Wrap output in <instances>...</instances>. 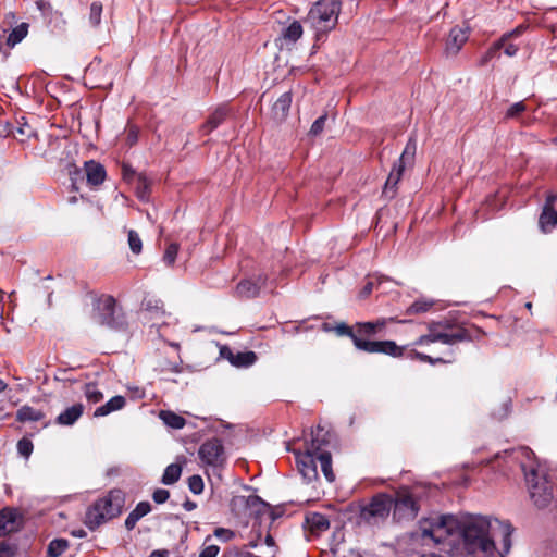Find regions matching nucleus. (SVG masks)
Returning a JSON list of instances; mask_svg holds the SVG:
<instances>
[{"mask_svg": "<svg viewBox=\"0 0 557 557\" xmlns=\"http://www.w3.org/2000/svg\"><path fill=\"white\" fill-rule=\"evenodd\" d=\"M513 528L508 521L490 519L483 516L469 517L460 521L459 533L462 548L469 557H491L496 547L494 537L500 536L504 554L511 547Z\"/></svg>", "mask_w": 557, "mask_h": 557, "instance_id": "f257e3e1", "label": "nucleus"}, {"mask_svg": "<svg viewBox=\"0 0 557 557\" xmlns=\"http://www.w3.org/2000/svg\"><path fill=\"white\" fill-rule=\"evenodd\" d=\"M125 494L114 488L90 505L85 515L86 527L94 531L107 521L117 517L124 507Z\"/></svg>", "mask_w": 557, "mask_h": 557, "instance_id": "f03ea898", "label": "nucleus"}, {"mask_svg": "<svg viewBox=\"0 0 557 557\" xmlns=\"http://www.w3.org/2000/svg\"><path fill=\"white\" fill-rule=\"evenodd\" d=\"M339 12V0H319L310 9L306 21L315 30L317 40L336 26Z\"/></svg>", "mask_w": 557, "mask_h": 557, "instance_id": "7ed1b4c3", "label": "nucleus"}, {"mask_svg": "<svg viewBox=\"0 0 557 557\" xmlns=\"http://www.w3.org/2000/svg\"><path fill=\"white\" fill-rule=\"evenodd\" d=\"M521 468L532 502L540 509L546 508L554 498L553 484L533 465H522Z\"/></svg>", "mask_w": 557, "mask_h": 557, "instance_id": "20e7f679", "label": "nucleus"}, {"mask_svg": "<svg viewBox=\"0 0 557 557\" xmlns=\"http://www.w3.org/2000/svg\"><path fill=\"white\" fill-rule=\"evenodd\" d=\"M460 521L454 515H443L433 518L428 525L421 527L423 540L431 539L434 543H442L446 537L459 533Z\"/></svg>", "mask_w": 557, "mask_h": 557, "instance_id": "39448f33", "label": "nucleus"}, {"mask_svg": "<svg viewBox=\"0 0 557 557\" xmlns=\"http://www.w3.org/2000/svg\"><path fill=\"white\" fill-rule=\"evenodd\" d=\"M393 497V518L397 521L412 520L417 517L420 506L419 495L413 488L401 487Z\"/></svg>", "mask_w": 557, "mask_h": 557, "instance_id": "423d86ee", "label": "nucleus"}, {"mask_svg": "<svg viewBox=\"0 0 557 557\" xmlns=\"http://www.w3.org/2000/svg\"><path fill=\"white\" fill-rule=\"evenodd\" d=\"M440 323H432L429 326V333L420 336L414 345L423 346L431 343L441 342L446 345H454L459 342L470 339L468 332L465 329H454L446 325L443 330H440Z\"/></svg>", "mask_w": 557, "mask_h": 557, "instance_id": "0eeeda50", "label": "nucleus"}, {"mask_svg": "<svg viewBox=\"0 0 557 557\" xmlns=\"http://www.w3.org/2000/svg\"><path fill=\"white\" fill-rule=\"evenodd\" d=\"M94 320L110 329L123 327V320L116 314V301L112 296L102 295L94 304Z\"/></svg>", "mask_w": 557, "mask_h": 557, "instance_id": "6e6552de", "label": "nucleus"}, {"mask_svg": "<svg viewBox=\"0 0 557 557\" xmlns=\"http://www.w3.org/2000/svg\"><path fill=\"white\" fill-rule=\"evenodd\" d=\"M393 506V497L387 494H377L360 511V518L368 524H377L384 521Z\"/></svg>", "mask_w": 557, "mask_h": 557, "instance_id": "1a4fd4ad", "label": "nucleus"}, {"mask_svg": "<svg viewBox=\"0 0 557 557\" xmlns=\"http://www.w3.org/2000/svg\"><path fill=\"white\" fill-rule=\"evenodd\" d=\"M144 305L143 320L145 323H149L150 329H156V332L161 335L162 326L170 324L171 314L165 312L160 300H147Z\"/></svg>", "mask_w": 557, "mask_h": 557, "instance_id": "9d476101", "label": "nucleus"}, {"mask_svg": "<svg viewBox=\"0 0 557 557\" xmlns=\"http://www.w3.org/2000/svg\"><path fill=\"white\" fill-rule=\"evenodd\" d=\"M356 348L369 354H385L392 357H401L405 351V347L393 341H356Z\"/></svg>", "mask_w": 557, "mask_h": 557, "instance_id": "9b49d317", "label": "nucleus"}, {"mask_svg": "<svg viewBox=\"0 0 557 557\" xmlns=\"http://www.w3.org/2000/svg\"><path fill=\"white\" fill-rule=\"evenodd\" d=\"M198 455L202 462L216 467L224 460V447L220 440L211 438L200 446Z\"/></svg>", "mask_w": 557, "mask_h": 557, "instance_id": "f8f14e48", "label": "nucleus"}, {"mask_svg": "<svg viewBox=\"0 0 557 557\" xmlns=\"http://www.w3.org/2000/svg\"><path fill=\"white\" fill-rule=\"evenodd\" d=\"M297 468L307 483L312 482L318 478L317 471V455L307 450L305 453H296Z\"/></svg>", "mask_w": 557, "mask_h": 557, "instance_id": "ddd939ff", "label": "nucleus"}, {"mask_svg": "<svg viewBox=\"0 0 557 557\" xmlns=\"http://www.w3.org/2000/svg\"><path fill=\"white\" fill-rule=\"evenodd\" d=\"M267 280L268 276L265 274H258L253 278L242 280L236 286L235 294L240 298H255L265 285Z\"/></svg>", "mask_w": 557, "mask_h": 557, "instance_id": "4468645a", "label": "nucleus"}, {"mask_svg": "<svg viewBox=\"0 0 557 557\" xmlns=\"http://www.w3.org/2000/svg\"><path fill=\"white\" fill-rule=\"evenodd\" d=\"M304 28L299 21L294 20L288 26L284 27L281 35L276 38V45L281 50H290L298 39L301 38Z\"/></svg>", "mask_w": 557, "mask_h": 557, "instance_id": "2eb2a0df", "label": "nucleus"}, {"mask_svg": "<svg viewBox=\"0 0 557 557\" xmlns=\"http://www.w3.org/2000/svg\"><path fill=\"white\" fill-rule=\"evenodd\" d=\"M468 40V29L455 26L450 29L445 45L447 57L456 55Z\"/></svg>", "mask_w": 557, "mask_h": 557, "instance_id": "dca6fc26", "label": "nucleus"}, {"mask_svg": "<svg viewBox=\"0 0 557 557\" xmlns=\"http://www.w3.org/2000/svg\"><path fill=\"white\" fill-rule=\"evenodd\" d=\"M404 162H395L392 171L389 172V175L385 182L384 188H383V195L386 198H394L397 191V185L400 182L404 171H405Z\"/></svg>", "mask_w": 557, "mask_h": 557, "instance_id": "f3484780", "label": "nucleus"}, {"mask_svg": "<svg viewBox=\"0 0 557 557\" xmlns=\"http://www.w3.org/2000/svg\"><path fill=\"white\" fill-rule=\"evenodd\" d=\"M228 108L226 106L218 107L208 117L205 124H202L200 131L207 135L218 128L227 117Z\"/></svg>", "mask_w": 557, "mask_h": 557, "instance_id": "a211bd4d", "label": "nucleus"}, {"mask_svg": "<svg viewBox=\"0 0 557 557\" xmlns=\"http://www.w3.org/2000/svg\"><path fill=\"white\" fill-rule=\"evenodd\" d=\"M18 513L15 509L4 508L0 510V535H7L16 530Z\"/></svg>", "mask_w": 557, "mask_h": 557, "instance_id": "6ab92c4d", "label": "nucleus"}, {"mask_svg": "<svg viewBox=\"0 0 557 557\" xmlns=\"http://www.w3.org/2000/svg\"><path fill=\"white\" fill-rule=\"evenodd\" d=\"M311 441L306 446V449L315 454L317 456L320 453H326L323 450V447L330 443L329 433L324 432L323 429L319 425L315 432H311Z\"/></svg>", "mask_w": 557, "mask_h": 557, "instance_id": "aec40b11", "label": "nucleus"}, {"mask_svg": "<svg viewBox=\"0 0 557 557\" xmlns=\"http://www.w3.org/2000/svg\"><path fill=\"white\" fill-rule=\"evenodd\" d=\"M87 183L92 186L100 185L106 178L104 168L95 161H88L85 163Z\"/></svg>", "mask_w": 557, "mask_h": 557, "instance_id": "412c9836", "label": "nucleus"}, {"mask_svg": "<svg viewBox=\"0 0 557 557\" xmlns=\"http://www.w3.org/2000/svg\"><path fill=\"white\" fill-rule=\"evenodd\" d=\"M151 511V505L149 502H140L136 505V507L129 512L127 518L125 519V528L131 531L135 528L136 523Z\"/></svg>", "mask_w": 557, "mask_h": 557, "instance_id": "4be33fe9", "label": "nucleus"}, {"mask_svg": "<svg viewBox=\"0 0 557 557\" xmlns=\"http://www.w3.org/2000/svg\"><path fill=\"white\" fill-rule=\"evenodd\" d=\"M292 104V94L289 91L284 92L274 102L272 113L275 120L283 121L288 114Z\"/></svg>", "mask_w": 557, "mask_h": 557, "instance_id": "5701e85b", "label": "nucleus"}, {"mask_svg": "<svg viewBox=\"0 0 557 557\" xmlns=\"http://www.w3.org/2000/svg\"><path fill=\"white\" fill-rule=\"evenodd\" d=\"M83 411L84 406L82 404H75L61 412L57 418V422L61 425H72L81 418Z\"/></svg>", "mask_w": 557, "mask_h": 557, "instance_id": "b1692460", "label": "nucleus"}, {"mask_svg": "<svg viewBox=\"0 0 557 557\" xmlns=\"http://www.w3.org/2000/svg\"><path fill=\"white\" fill-rule=\"evenodd\" d=\"M387 320L386 319H380L375 322H363L358 323V335L366 339V337H371L376 334H380L381 331L385 327Z\"/></svg>", "mask_w": 557, "mask_h": 557, "instance_id": "393cba45", "label": "nucleus"}, {"mask_svg": "<svg viewBox=\"0 0 557 557\" xmlns=\"http://www.w3.org/2000/svg\"><path fill=\"white\" fill-rule=\"evenodd\" d=\"M126 404V400L123 396H114L111 399H109L104 405L98 407L95 412L94 417H104L109 413L122 409Z\"/></svg>", "mask_w": 557, "mask_h": 557, "instance_id": "a878e982", "label": "nucleus"}, {"mask_svg": "<svg viewBox=\"0 0 557 557\" xmlns=\"http://www.w3.org/2000/svg\"><path fill=\"white\" fill-rule=\"evenodd\" d=\"M306 522L311 532L321 533L330 528V521L323 513L312 512L307 516Z\"/></svg>", "mask_w": 557, "mask_h": 557, "instance_id": "bb28decb", "label": "nucleus"}, {"mask_svg": "<svg viewBox=\"0 0 557 557\" xmlns=\"http://www.w3.org/2000/svg\"><path fill=\"white\" fill-rule=\"evenodd\" d=\"M539 224L544 233L550 232L557 225V211H555V209L543 208Z\"/></svg>", "mask_w": 557, "mask_h": 557, "instance_id": "cd10ccee", "label": "nucleus"}, {"mask_svg": "<svg viewBox=\"0 0 557 557\" xmlns=\"http://www.w3.org/2000/svg\"><path fill=\"white\" fill-rule=\"evenodd\" d=\"M228 360L233 366L236 367H248L256 361V355L252 351L232 354L228 350Z\"/></svg>", "mask_w": 557, "mask_h": 557, "instance_id": "c85d7f7f", "label": "nucleus"}, {"mask_svg": "<svg viewBox=\"0 0 557 557\" xmlns=\"http://www.w3.org/2000/svg\"><path fill=\"white\" fill-rule=\"evenodd\" d=\"M160 419L163 421V423L172 429H183L185 426V419L182 416L176 414L172 411H160L159 414Z\"/></svg>", "mask_w": 557, "mask_h": 557, "instance_id": "c756f323", "label": "nucleus"}, {"mask_svg": "<svg viewBox=\"0 0 557 557\" xmlns=\"http://www.w3.org/2000/svg\"><path fill=\"white\" fill-rule=\"evenodd\" d=\"M28 33V24L22 23L15 28L11 30V33L7 37V45L10 48H13L15 45L20 44Z\"/></svg>", "mask_w": 557, "mask_h": 557, "instance_id": "7c9ffc66", "label": "nucleus"}, {"mask_svg": "<svg viewBox=\"0 0 557 557\" xmlns=\"http://www.w3.org/2000/svg\"><path fill=\"white\" fill-rule=\"evenodd\" d=\"M44 418V413L29 406L21 407L16 412V420L20 422L39 421Z\"/></svg>", "mask_w": 557, "mask_h": 557, "instance_id": "2f4dec72", "label": "nucleus"}, {"mask_svg": "<svg viewBox=\"0 0 557 557\" xmlns=\"http://www.w3.org/2000/svg\"><path fill=\"white\" fill-rule=\"evenodd\" d=\"M181 474V466L177 463H171L165 468L161 482L165 485H172L180 480Z\"/></svg>", "mask_w": 557, "mask_h": 557, "instance_id": "473e14b6", "label": "nucleus"}, {"mask_svg": "<svg viewBox=\"0 0 557 557\" xmlns=\"http://www.w3.org/2000/svg\"><path fill=\"white\" fill-rule=\"evenodd\" d=\"M317 459L320 461L321 470L329 482H333L335 480V474L332 470V458L330 453H320L317 456Z\"/></svg>", "mask_w": 557, "mask_h": 557, "instance_id": "72a5a7b5", "label": "nucleus"}, {"mask_svg": "<svg viewBox=\"0 0 557 557\" xmlns=\"http://www.w3.org/2000/svg\"><path fill=\"white\" fill-rule=\"evenodd\" d=\"M70 546V543L65 539H54L52 540L47 547L48 557H59L61 556Z\"/></svg>", "mask_w": 557, "mask_h": 557, "instance_id": "f704fd0d", "label": "nucleus"}, {"mask_svg": "<svg viewBox=\"0 0 557 557\" xmlns=\"http://www.w3.org/2000/svg\"><path fill=\"white\" fill-rule=\"evenodd\" d=\"M135 184L137 197L140 200H147L150 194V181L144 174H138Z\"/></svg>", "mask_w": 557, "mask_h": 557, "instance_id": "c9c22d12", "label": "nucleus"}, {"mask_svg": "<svg viewBox=\"0 0 557 557\" xmlns=\"http://www.w3.org/2000/svg\"><path fill=\"white\" fill-rule=\"evenodd\" d=\"M434 305L433 300L429 299H418L412 305H410L407 309L408 314H419L429 311Z\"/></svg>", "mask_w": 557, "mask_h": 557, "instance_id": "e433bc0d", "label": "nucleus"}, {"mask_svg": "<svg viewBox=\"0 0 557 557\" xmlns=\"http://www.w3.org/2000/svg\"><path fill=\"white\" fill-rule=\"evenodd\" d=\"M416 149H417L416 140L410 138L408 140L401 156L397 160V162H404V165L406 166L408 163H410L412 161V159L416 154Z\"/></svg>", "mask_w": 557, "mask_h": 557, "instance_id": "4c0bfd02", "label": "nucleus"}, {"mask_svg": "<svg viewBox=\"0 0 557 557\" xmlns=\"http://www.w3.org/2000/svg\"><path fill=\"white\" fill-rule=\"evenodd\" d=\"M84 394L88 401L92 404L99 403L103 398V394L98 389L94 383H88L84 387Z\"/></svg>", "mask_w": 557, "mask_h": 557, "instance_id": "58836bf2", "label": "nucleus"}, {"mask_svg": "<svg viewBox=\"0 0 557 557\" xmlns=\"http://www.w3.org/2000/svg\"><path fill=\"white\" fill-rule=\"evenodd\" d=\"M335 331L338 335L341 336H349L352 342H354V345L356 346V341H364L363 338H361L359 335H358V329L356 331H354L350 326H348L347 324L345 323H341L338 324L336 327H335Z\"/></svg>", "mask_w": 557, "mask_h": 557, "instance_id": "ea45409f", "label": "nucleus"}, {"mask_svg": "<svg viewBox=\"0 0 557 557\" xmlns=\"http://www.w3.org/2000/svg\"><path fill=\"white\" fill-rule=\"evenodd\" d=\"M524 111H527V106L524 101L516 102L507 109L505 113V119H518Z\"/></svg>", "mask_w": 557, "mask_h": 557, "instance_id": "a19ab883", "label": "nucleus"}, {"mask_svg": "<svg viewBox=\"0 0 557 557\" xmlns=\"http://www.w3.org/2000/svg\"><path fill=\"white\" fill-rule=\"evenodd\" d=\"M16 447H17L18 454L26 459L29 458V456L32 455L33 449H34L33 442L26 437L21 438L17 442Z\"/></svg>", "mask_w": 557, "mask_h": 557, "instance_id": "79ce46f5", "label": "nucleus"}, {"mask_svg": "<svg viewBox=\"0 0 557 557\" xmlns=\"http://www.w3.org/2000/svg\"><path fill=\"white\" fill-rule=\"evenodd\" d=\"M102 5L99 2H94L90 5L89 22L92 26H98L101 21Z\"/></svg>", "mask_w": 557, "mask_h": 557, "instance_id": "37998d69", "label": "nucleus"}, {"mask_svg": "<svg viewBox=\"0 0 557 557\" xmlns=\"http://www.w3.org/2000/svg\"><path fill=\"white\" fill-rule=\"evenodd\" d=\"M507 41V36H502V38L499 40H497L496 42H494L490 48L488 50L486 51L484 58H483V63L487 62L490 59L494 58L496 55V53L503 49L505 42Z\"/></svg>", "mask_w": 557, "mask_h": 557, "instance_id": "c03bdc74", "label": "nucleus"}, {"mask_svg": "<svg viewBox=\"0 0 557 557\" xmlns=\"http://www.w3.org/2000/svg\"><path fill=\"white\" fill-rule=\"evenodd\" d=\"M507 41V36H502V38L499 40H497L496 42H494L490 48L488 50L486 51L484 58H483V63L487 62L490 59L494 58L496 55V53L503 49L505 42Z\"/></svg>", "mask_w": 557, "mask_h": 557, "instance_id": "a18cd8bd", "label": "nucleus"}, {"mask_svg": "<svg viewBox=\"0 0 557 557\" xmlns=\"http://www.w3.org/2000/svg\"><path fill=\"white\" fill-rule=\"evenodd\" d=\"M128 245H129L131 250L134 253L137 255L141 251V248H143L141 239H140L139 235L137 234V232H135L133 230H131L128 232Z\"/></svg>", "mask_w": 557, "mask_h": 557, "instance_id": "49530a36", "label": "nucleus"}, {"mask_svg": "<svg viewBox=\"0 0 557 557\" xmlns=\"http://www.w3.org/2000/svg\"><path fill=\"white\" fill-rule=\"evenodd\" d=\"M178 252V245L175 243L170 244L163 255V261L168 265H172L175 262Z\"/></svg>", "mask_w": 557, "mask_h": 557, "instance_id": "de8ad7c7", "label": "nucleus"}, {"mask_svg": "<svg viewBox=\"0 0 557 557\" xmlns=\"http://www.w3.org/2000/svg\"><path fill=\"white\" fill-rule=\"evenodd\" d=\"M188 487L194 494H200L203 491V481L200 475H191L188 479Z\"/></svg>", "mask_w": 557, "mask_h": 557, "instance_id": "09e8293b", "label": "nucleus"}, {"mask_svg": "<svg viewBox=\"0 0 557 557\" xmlns=\"http://www.w3.org/2000/svg\"><path fill=\"white\" fill-rule=\"evenodd\" d=\"M326 119H327L326 114H323L320 117H318L311 125L309 134L312 136L320 135L324 129Z\"/></svg>", "mask_w": 557, "mask_h": 557, "instance_id": "8fccbe9b", "label": "nucleus"}, {"mask_svg": "<svg viewBox=\"0 0 557 557\" xmlns=\"http://www.w3.org/2000/svg\"><path fill=\"white\" fill-rule=\"evenodd\" d=\"M219 552L220 547L218 545H207L201 548L198 557H216Z\"/></svg>", "mask_w": 557, "mask_h": 557, "instance_id": "3c124183", "label": "nucleus"}, {"mask_svg": "<svg viewBox=\"0 0 557 557\" xmlns=\"http://www.w3.org/2000/svg\"><path fill=\"white\" fill-rule=\"evenodd\" d=\"M12 134L15 138L17 137V135L22 137H30L34 135V131L27 123H24L23 125L12 131Z\"/></svg>", "mask_w": 557, "mask_h": 557, "instance_id": "603ef678", "label": "nucleus"}, {"mask_svg": "<svg viewBox=\"0 0 557 557\" xmlns=\"http://www.w3.org/2000/svg\"><path fill=\"white\" fill-rule=\"evenodd\" d=\"M170 497V492L164 488H158L153 492L152 498L157 504L165 503Z\"/></svg>", "mask_w": 557, "mask_h": 557, "instance_id": "864d4df0", "label": "nucleus"}, {"mask_svg": "<svg viewBox=\"0 0 557 557\" xmlns=\"http://www.w3.org/2000/svg\"><path fill=\"white\" fill-rule=\"evenodd\" d=\"M139 131L136 126H128L126 133V143L128 146H133L138 140Z\"/></svg>", "mask_w": 557, "mask_h": 557, "instance_id": "5fc2aeb1", "label": "nucleus"}, {"mask_svg": "<svg viewBox=\"0 0 557 557\" xmlns=\"http://www.w3.org/2000/svg\"><path fill=\"white\" fill-rule=\"evenodd\" d=\"M413 356L417 359H419L420 361L429 362L431 364L444 362V360L442 358H432L431 356L419 352V351H413Z\"/></svg>", "mask_w": 557, "mask_h": 557, "instance_id": "6e6d98bb", "label": "nucleus"}, {"mask_svg": "<svg viewBox=\"0 0 557 557\" xmlns=\"http://www.w3.org/2000/svg\"><path fill=\"white\" fill-rule=\"evenodd\" d=\"M247 506L249 507H265L267 504L257 495L248 496Z\"/></svg>", "mask_w": 557, "mask_h": 557, "instance_id": "4d7b16f0", "label": "nucleus"}, {"mask_svg": "<svg viewBox=\"0 0 557 557\" xmlns=\"http://www.w3.org/2000/svg\"><path fill=\"white\" fill-rule=\"evenodd\" d=\"M214 535L218 537L223 539L224 541H227L233 537L234 533L231 530L224 529V528H218L214 531Z\"/></svg>", "mask_w": 557, "mask_h": 557, "instance_id": "13d9d810", "label": "nucleus"}, {"mask_svg": "<svg viewBox=\"0 0 557 557\" xmlns=\"http://www.w3.org/2000/svg\"><path fill=\"white\" fill-rule=\"evenodd\" d=\"M122 172H123V177L125 181H128V182H131L132 180L136 181L137 175H136L135 171L129 165L124 164L122 168Z\"/></svg>", "mask_w": 557, "mask_h": 557, "instance_id": "bf43d9fd", "label": "nucleus"}, {"mask_svg": "<svg viewBox=\"0 0 557 557\" xmlns=\"http://www.w3.org/2000/svg\"><path fill=\"white\" fill-rule=\"evenodd\" d=\"M503 48H504V53H505L506 55H508V57H513V55H516V54H517V52H518V50H519V48H518V46H517V45H513V44H511V42H507V41L505 42V45H504V47H503Z\"/></svg>", "mask_w": 557, "mask_h": 557, "instance_id": "052dcab7", "label": "nucleus"}, {"mask_svg": "<svg viewBox=\"0 0 557 557\" xmlns=\"http://www.w3.org/2000/svg\"><path fill=\"white\" fill-rule=\"evenodd\" d=\"M509 412V401H504L502 404V410L499 412H493V416L498 419V420H502L504 419Z\"/></svg>", "mask_w": 557, "mask_h": 557, "instance_id": "680f3d73", "label": "nucleus"}, {"mask_svg": "<svg viewBox=\"0 0 557 557\" xmlns=\"http://www.w3.org/2000/svg\"><path fill=\"white\" fill-rule=\"evenodd\" d=\"M557 200V194H549L546 198V202L543 208L554 209V205Z\"/></svg>", "mask_w": 557, "mask_h": 557, "instance_id": "e2e57ef3", "label": "nucleus"}, {"mask_svg": "<svg viewBox=\"0 0 557 557\" xmlns=\"http://www.w3.org/2000/svg\"><path fill=\"white\" fill-rule=\"evenodd\" d=\"M372 289H373V283H372V282H368V283L363 286V288L361 289V292H360V296H361V297H367L368 295H370V294H371Z\"/></svg>", "mask_w": 557, "mask_h": 557, "instance_id": "0e129e2a", "label": "nucleus"}, {"mask_svg": "<svg viewBox=\"0 0 557 557\" xmlns=\"http://www.w3.org/2000/svg\"><path fill=\"white\" fill-rule=\"evenodd\" d=\"M523 32V26H518L516 29H513L512 32L510 33H506L504 34L503 36H507V40L513 36H519L521 35Z\"/></svg>", "mask_w": 557, "mask_h": 557, "instance_id": "69168bd1", "label": "nucleus"}, {"mask_svg": "<svg viewBox=\"0 0 557 557\" xmlns=\"http://www.w3.org/2000/svg\"><path fill=\"white\" fill-rule=\"evenodd\" d=\"M183 507H184V509H185V510H187V511H191V510H194V509L197 507V505H196V503H195V502L189 500V499H186V500L183 503Z\"/></svg>", "mask_w": 557, "mask_h": 557, "instance_id": "338daca9", "label": "nucleus"}, {"mask_svg": "<svg viewBox=\"0 0 557 557\" xmlns=\"http://www.w3.org/2000/svg\"><path fill=\"white\" fill-rule=\"evenodd\" d=\"M168 552L166 550H153L150 554V557H166Z\"/></svg>", "mask_w": 557, "mask_h": 557, "instance_id": "774afa93", "label": "nucleus"}]
</instances>
